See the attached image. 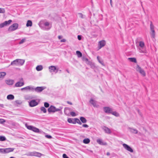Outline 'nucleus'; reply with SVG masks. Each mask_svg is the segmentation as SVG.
<instances>
[{"mask_svg":"<svg viewBox=\"0 0 158 158\" xmlns=\"http://www.w3.org/2000/svg\"><path fill=\"white\" fill-rule=\"evenodd\" d=\"M139 45L140 48H139V52L146 53L147 52L146 50L144 48H145V46L144 43L143 42L140 41L139 42Z\"/></svg>","mask_w":158,"mask_h":158,"instance_id":"1","label":"nucleus"},{"mask_svg":"<svg viewBox=\"0 0 158 158\" xmlns=\"http://www.w3.org/2000/svg\"><path fill=\"white\" fill-rule=\"evenodd\" d=\"M24 62V60H23L17 59L13 61L11 63V65L15 64L18 66L22 65Z\"/></svg>","mask_w":158,"mask_h":158,"instance_id":"2","label":"nucleus"},{"mask_svg":"<svg viewBox=\"0 0 158 158\" xmlns=\"http://www.w3.org/2000/svg\"><path fill=\"white\" fill-rule=\"evenodd\" d=\"M14 149L12 148H0V153L3 154H6L13 152Z\"/></svg>","mask_w":158,"mask_h":158,"instance_id":"3","label":"nucleus"},{"mask_svg":"<svg viewBox=\"0 0 158 158\" xmlns=\"http://www.w3.org/2000/svg\"><path fill=\"white\" fill-rule=\"evenodd\" d=\"M18 26L19 25L18 23H14L9 27L8 31H15L17 29L18 27Z\"/></svg>","mask_w":158,"mask_h":158,"instance_id":"4","label":"nucleus"},{"mask_svg":"<svg viewBox=\"0 0 158 158\" xmlns=\"http://www.w3.org/2000/svg\"><path fill=\"white\" fill-rule=\"evenodd\" d=\"M26 126L28 129L32 130L35 132L38 133L39 132V129L35 127L31 126H28L27 125H26Z\"/></svg>","mask_w":158,"mask_h":158,"instance_id":"5","label":"nucleus"},{"mask_svg":"<svg viewBox=\"0 0 158 158\" xmlns=\"http://www.w3.org/2000/svg\"><path fill=\"white\" fill-rule=\"evenodd\" d=\"M136 70L139 72L144 77L146 76V73L145 71L138 65L137 66Z\"/></svg>","mask_w":158,"mask_h":158,"instance_id":"6","label":"nucleus"},{"mask_svg":"<svg viewBox=\"0 0 158 158\" xmlns=\"http://www.w3.org/2000/svg\"><path fill=\"white\" fill-rule=\"evenodd\" d=\"M24 85V82L23 78H21L20 79V81L16 83L15 85V86L16 87H19L23 86Z\"/></svg>","mask_w":158,"mask_h":158,"instance_id":"7","label":"nucleus"},{"mask_svg":"<svg viewBox=\"0 0 158 158\" xmlns=\"http://www.w3.org/2000/svg\"><path fill=\"white\" fill-rule=\"evenodd\" d=\"M60 110L59 109H56L55 107L51 106L48 109V111L49 112H54L56 111H59Z\"/></svg>","mask_w":158,"mask_h":158,"instance_id":"8","label":"nucleus"},{"mask_svg":"<svg viewBox=\"0 0 158 158\" xmlns=\"http://www.w3.org/2000/svg\"><path fill=\"white\" fill-rule=\"evenodd\" d=\"M123 147L128 151L131 152H133V151L132 149L128 145L126 144L123 143Z\"/></svg>","mask_w":158,"mask_h":158,"instance_id":"9","label":"nucleus"},{"mask_svg":"<svg viewBox=\"0 0 158 158\" xmlns=\"http://www.w3.org/2000/svg\"><path fill=\"white\" fill-rule=\"evenodd\" d=\"M38 104V102L35 100H31L29 102V105L31 107L35 106L37 105Z\"/></svg>","mask_w":158,"mask_h":158,"instance_id":"10","label":"nucleus"},{"mask_svg":"<svg viewBox=\"0 0 158 158\" xmlns=\"http://www.w3.org/2000/svg\"><path fill=\"white\" fill-rule=\"evenodd\" d=\"M31 155L32 156H35L38 157H40L42 155V154L41 153L36 152H32L31 153Z\"/></svg>","mask_w":158,"mask_h":158,"instance_id":"11","label":"nucleus"},{"mask_svg":"<svg viewBox=\"0 0 158 158\" xmlns=\"http://www.w3.org/2000/svg\"><path fill=\"white\" fill-rule=\"evenodd\" d=\"M97 142L98 144L101 145H106L107 144L106 143L103 142L102 140L100 139H98Z\"/></svg>","mask_w":158,"mask_h":158,"instance_id":"12","label":"nucleus"},{"mask_svg":"<svg viewBox=\"0 0 158 158\" xmlns=\"http://www.w3.org/2000/svg\"><path fill=\"white\" fill-rule=\"evenodd\" d=\"M44 89V87H38L35 89V90L36 92H41Z\"/></svg>","mask_w":158,"mask_h":158,"instance_id":"13","label":"nucleus"},{"mask_svg":"<svg viewBox=\"0 0 158 158\" xmlns=\"http://www.w3.org/2000/svg\"><path fill=\"white\" fill-rule=\"evenodd\" d=\"M99 44L100 46V48H101L105 45L106 42L104 40H101L99 42Z\"/></svg>","mask_w":158,"mask_h":158,"instance_id":"14","label":"nucleus"},{"mask_svg":"<svg viewBox=\"0 0 158 158\" xmlns=\"http://www.w3.org/2000/svg\"><path fill=\"white\" fill-rule=\"evenodd\" d=\"M104 111L106 113H112V109L109 107H105L104 108Z\"/></svg>","mask_w":158,"mask_h":158,"instance_id":"15","label":"nucleus"},{"mask_svg":"<svg viewBox=\"0 0 158 158\" xmlns=\"http://www.w3.org/2000/svg\"><path fill=\"white\" fill-rule=\"evenodd\" d=\"M33 89V88L30 86H28L26 87L21 89L22 90H30Z\"/></svg>","mask_w":158,"mask_h":158,"instance_id":"16","label":"nucleus"},{"mask_svg":"<svg viewBox=\"0 0 158 158\" xmlns=\"http://www.w3.org/2000/svg\"><path fill=\"white\" fill-rule=\"evenodd\" d=\"M49 69L50 72H54L56 70V68L55 66H51L49 67Z\"/></svg>","mask_w":158,"mask_h":158,"instance_id":"17","label":"nucleus"},{"mask_svg":"<svg viewBox=\"0 0 158 158\" xmlns=\"http://www.w3.org/2000/svg\"><path fill=\"white\" fill-rule=\"evenodd\" d=\"M154 26L152 24V22H151V23L150 24V29L152 31L151 33H155V31L154 30Z\"/></svg>","mask_w":158,"mask_h":158,"instance_id":"18","label":"nucleus"},{"mask_svg":"<svg viewBox=\"0 0 158 158\" xmlns=\"http://www.w3.org/2000/svg\"><path fill=\"white\" fill-rule=\"evenodd\" d=\"M14 82V81L12 80H8L6 81V83L8 85H12L13 84Z\"/></svg>","mask_w":158,"mask_h":158,"instance_id":"19","label":"nucleus"},{"mask_svg":"<svg viewBox=\"0 0 158 158\" xmlns=\"http://www.w3.org/2000/svg\"><path fill=\"white\" fill-rule=\"evenodd\" d=\"M104 129L105 131L107 133H110L111 132L110 130L107 127H105Z\"/></svg>","mask_w":158,"mask_h":158,"instance_id":"20","label":"nucleus"},{"mask_svg":"<svg viewBox=\"0 0 158 158\" xmlns=\"http://www.w3.org/2000/svg\"><path fill=\"white\" fill-rule=\"evenodd\" d=\"M43 69V67L41 65H38L36 67V69L37 71H40Z\"/></svg>","mask_w":158,"mask_h":158,"instance_id":"21","label":"nucleus"},{"mask_svg":"<svg viewBox=\"0 0 158 158\" xmlns=\"http://www.w3.org/2000/svg\"><path fill=\"white\" fill-rule=\"evenodd\" d=\"M32 25V22L31 20H28L26 24L27 27H31Z\"/></svg>","mask_w":158,"mask_h":158,"instance_id":"22","label":"nucleus"},{"mask_svg":"<svg viewBox=\"0 0 158 158\" xmlns=\"http://www.w3.org/2000/svg\"><path fill=\"white\" fill-rule=\"evenodd\" d=\"M7 98L8 99L12 100L14 98V97L13 95L10 94L7 96Z\"/></svg>","mask_w":158,"mask_h":158,"instance_id":"23","label":"nucleus"},{"mask_svg":"<svg viewBox=\"0 0 158 158\" xmlns=\"http://www.w3.org/2000/svg\"><path fill=\"white\" fill-rule=\"evenodd\" d=\"M90 140L89 139L86 138L84 139L83 140V142L84 143L88 144L90 142Z\"/></svg>","mask_w":158,"mask_h":158,"instance_id":"24","label":"nucleus"},{"mask_svg":"<svg viewBox=\"0 0 158 158\" xmlns=\"http://www.w3.org/2000/svg\"><path fill=\"white\" fill-rule=\"evenodd\" d=\"M89 102L90 103H91L94 106H96V103L95 101L94 100L92 99H91L90 101Z\"/></svg>","mask_w":158,"mask_h":158,"instance_id":"25","label":"nucleus"},{"mask_svg":"<svg viewBox=\"0 0 158 158\" xmlns=\"http://www.w3.org/2000/svg\"><path fill=\"white\" fill-rule=\"evenodd\" d=\"M128 59L131 62L135 63L136 62V59L135 58H128Z\"/></svg>","mask_w":158,"mask_h":158,"instance_id":"26","label":"nucleus"},{"mask_svg":"<svg viewBox=\"0 0 158 158\" xmlns=\"http://www.w3.org/2000/svg\"><path fill=\"white\" fill-rule=\"evenodd\" d=\"M80 119L81 122L83 123H85L86 122V119L83 117H81Z\"/></svg>","mask_w":158,"mask_h":158,"instance_id":"27","label":"nucleus"},{"mask_svg":"<svg viewBox=\"0 0 158 158\" xmlns=\"http://www.w3.org/2000/svg\"><path fill=\"white\" fill-rule=\"evenodd\" d=\"M6 74V73L4 72L0 73V78L3 77Z\"/></svg>","mask_w":158,"mask_h":158,"instance_id":"28","label":"nucleus"},{"mask_svg":"<svg viewBox=\"0 0 158 158\" xmlns=\"http://www.w3.org/2000/svg\"><path fill=\"white\" fill-rule=\"evenodd\" d=\"M76 54L78 57H81L82 56V53L79 51H77Z\"/></svg>","mask_w":158,"mask_h":158,"instance_id":"29","label":"nucleus"},{"mask_svg":"<svg viewBox=\"0 0 158 158\" xmlns=\"http://www.w3.org/2000/svg\"><path fill=\"white\" fill-rule=\"evenodd\" d=\"M74 121L76 122L77 123H78L79 124H80V125L81 124V121H80L79 119H78V118H75L74 119Z\"/></svg>","mask_w":158,"mask_h":158,"instance_id":"30","label":"nucleus"},{"mask_svg":"<svg viewBox=\"0 0 158 158\" xmlns=\"http://www.w3.org/2000/svg\"><path fill=\"white\" fill-rule=\"evenodd\" d=\"M113 115L116 116H119V114L117 112L114 111V112H112V113H111Z\"/></svg>","mask_w":158,"mask_h":158,"instance_id":"31","label":"nucleus"},{"mask_svg":"<svg viewBox=\"0 0 158 158\" xmlns=\"http://www.w3.org/2000/svg\"><path fill=\"white\" fill-rule=\"evenodd\" d=\"M40 110L41 111H43V112L44 113H45L47 111L46 109L44 107H41L40 108Z\"/></svg>","mask_w":158,"mask_h":158,"instance_id":"32","label":"nucleus"},{"mask_svg":"<svg viewBox=\"0 0 158 158\" xmlns=\"http://www.w3.org/2000/svg\"><path fill=\"white\" fill-rule=\"evenodd\" d=\"M6 140V138L4 136H0V141H4Z\"/></svg>","mask_w":158,"mask_h":158,"instance_id":"33","label":"nucleus"},{"mask_svg":"<svg viewBox=\"0 0 158 158\" xmlns=\"http://www.w3.org/2000/svg\"><path fill=\"white\" fill-rule=\"evenodd\" d=\"M12 20H9L8 21H5L4 22L6 25H7L10 24Z\"/></svg>","mask_w":158,"mask_h":158,"instance_id":"34","label":"nucleus"},{"mask_svg":"<svg viewBox=\"0 0 158 158\" xmlns=\"http://www.w3.org/2000/svg\"><path fill=\"white\" fill-rule=\"evenodd\" d=\"M5 12V10L4 9L2 8H0V13H3Z\"/></svg>","mask_w":158,"mask_h":158,"instance_id":"35","label":"nucleus"},{"mask_svg":"<svg viewBox=\"0 0 158 158\" xmlns=\"http://www.w3.org/2000/svg\"><path fill=\"white\" fill-rule=\"evenodd\" d=\"M5 26H6V25L4 22L0 24V27L1 28H2Z\"/></svg>","mask_w":158,"mask_h":158,"instance_id":"36","label":"nucleus"},{"mask_svg":"<svg viewBox=\"0 0 158 158\" xmlns=\"http://www.w3.org/2000/svg\"><path fill=\"white\" fill-rule=\"evenodd\" d=\"M150 34L151 35V37L153 38H154L155 37V33H151Z\"/></svg>","mask_w":158,"mask_h":158,"instance_id":"37","label":"nucleus"},{"mask_svg":"<svg viewBox=\"0 0 158 158\" xmlns=\"http://www.w3.org/2000/svg\"><path fill=\"white\" fill-rule=\"evenodd\" d=\"M44 106L45 107H48L49 106V104L47 102H45L44 103Z\"/></svg>","mask_w":158,"mask_h":158,"instance_id":"38","label":"nucleus"},{"mask_svg":"<svg viewBox=\"0 0 158 158\" xmlns=\"http://www.w3.org/2000/svg\"><path fill=\"white\" fill-rule=\"evenodd\" d=\"M70 114L73 116H75L76 115L75 113L73 112H71Z\"/></svg>","mask_w":158,"mask_h":158,"instance_id":"39","label":"nucleus"},{"mask_svg":"<svg viewBox=\"0 0 158 158\" xmlns=\"http://www.w3.org/2000/svg\"><path fill=\"white\" fill-rule=\"evenodd\" d=\"M26 39H22L20 42L19 43V44H22L25 41Z\"/></svg>","mask_w":158,"mask_h":158,"instance_id":"40","label":"nucleus"},{"mask_svg":"<svg viewBox=\"0 0 158 158\" xmlns=\"http://www.w3.org/2000/svg\"><path fill=\"white\" fill-rule=\"evenodd\" d=\"M5 122V120L3 119H0V123H2Z\"/></svg>","mask_w":158,"mask_h":158,"instance_id":"41","label":"nucleus"},{"mask_svg":"<svg viewBox=\"0 0 158 158\" xmlns=\"http://www.w3.org/2000/svg\"><path fill=\"white\" fill-rule=\"evenodd\" d=\"M68 121L69 123H73L72 122V119L71 118H69L68 119Z\"/></svg>","mask_w":158,"mask_h":158,"instance_id":"42","label":"nucleus"},{"mask_svg":"<svg viewBox=\"0 0 158 158\" xmlns=\"http://www.w3.org/2000/svg\"><path fill=\"white\" fill-rule=\"evenodd\" d=\"M63 158H69V157L65 154H63Z\"/></svg>","mask_w":158,"mask_h":158,"instance_id":"43","label":"nucleus"},{"mask_svg":"<svg viewBox=\"0 0 158 158\" xmlns=\"http://www.w3.org/2000/svg\"><path fill=\"white\" fill-rule=\"evenodd\" d=\"M98 62L100 63L102 65L104 66V63L102 61H101L100 60V59L99 60H98Z\"/></svg>","mask_w":158,"mask_h":158,"instance_id":"44","label":"nucleus"},{"mask_svg":"<svg viewBox=\"0 0 158 158\" xmlns=\"http://www.w3.org/2000/svg\"><path fill=\"white\" fill-rule=\"evenodd\" d=\"M48 139H51L52 137L51 135H46L45 136Z\"/></svg>","mask_w":158,"mask_h":158,"instance_id":"45","label":"nucleus"},{"mask_svg":"<svg viewBox=\"0 0 158 158\" xmlns=\"http://www.w3.org/2000/svg\"><path fill=\"white\" fill-rule=\"evenodd\" d=\"M49 23L48 22H46L44 23L45 26H48L49 25Z\"/></svg>","mask_w":158,"mask_h":158,"instance_id":"46","label":"nucleus"},{"mask_svg":"<svg viewBox=\"0 0 158 158\" xmlns=\"http://www.w3.org/2000/svg\"><path fill=\"white\" fill-rule=\"evenodd\" d=\"M82 127H88V126L87 124H83Z\"/></svg>","mask_w":158,"mask_h":158,"instance_id":"47","label":"nucleus"},{"mask_svg":"<svg viewBox=\"0 0 158 158\" xmlns=\"http://www.w3.org/2000/svg\"><path fill=\"white\" fill-rule=\"evenodd\" d=\"M84 61H88V59L87 58H83V60Z\"/></svg>","mask_w":158,"mask_h":158,"instance_id":"48","label":"nucleus"},{"mask_svg":"<svg viewBox=\"0 0 158 158\" xmlns=\"http://www.w3.org/2000/svg\"><path fill=\"white\" fill-rule=\"evenodd\" d=\"M66 40L64 39H62L60 40V42H64L66 41Z\"/></svg>","mask_w":158,"mask_h":158,"instance_id":"49","label":"nucleus"},{"mask_svg":"<svg viewBox=\"0 0 158 158\" xmlns=\"http://www.w3.org/2000/svg\"><path fill=\"white\" fill-rule=\"evenodd\" d=\"M77 38L78 40H81V37L80 35H78L77 36Z\"/></svg>","mask_w":158,"mask_h":158,"instance_id":"50","label":"nucleus"},{"mask_svg":"<svg viewBox=\"0 0 158 158\" xmlns=\"http://www.w3.org/2000/svg\"><path fill=\"white\" fill-rule=\"evenodd\" d=\"M67 103L68 104H70V105H72V103L71 102H69V101H67Z\"/></svg>","mask_w":158,"mask_h":158,"instance_id":"51","label":"nucleus"},{"mask_svg":"<svg viewBox=\"0 0 158 158\" xmlns=\"http://www.w3.org/2000/svg\"><path fill=\"white\" fill-rule=\"evenodd\" d=\"M58 38L59 39H60L62 38V37L61 36H60V35H59L58 36Z\"/></svg>","mask_w":158,"mask_h":158,"instance_id":"52","label":"nucleus"},{"mask_svg":"<svg viewBox=\"0 0 158 158\" xmlns=\"http://www.w3.org/2000/svg\"><path fill=\"white\" fill-rule=\"evenodd\" d=\"M134 132L135 133H137V132H138V131L137 130H134Z\"/></svg>","mask_w":158,"mask_h":158,"instance_id":"53","label":"nucleus"},{"mask_svg":"<svg viewBox=\"0 0 158 158\" xmlns=\"http://www.w3.org/2000/svg\"><path fill=\"white\" fill-rule=\"evenodd\" d=\"M106 155H107V156H109V155H110V153H109V152H107V153Z\"/></svg>","mask_w":158,"mask_h":158,"instance_id":"54","label":"nucleus"},{"mask_svg":"<svg viewBox=\"0 0 158 158\" xmlns=\"http://www.w3.org/2000/svg\"><path fill=\"white\" fill-rule=\"evenodd\" d=\"M97 59L98 60L100 59V58L98 56L97 57Z\"/></svg>","mask_w":158,"mask_h":158,"instance_id":"55","label":"nucleus"},{"mask_svg":"<svg viewBox=\"0 0 158 158\" xmlns=\"http://www.w3.org/2000/svg\"><path fill=\"white\" fill-rule=\"evenodd\" d=\"M111 2H112V0H110V4H111V5L112 6Z\"/></svg>","mask_w":158,"mask_h":158,"instance_id":"56","label":"nucleus"},{"mask_svg":"<svg viewBox=\"0 0 158 158\" xmlns=\"http://www.w3.org/2000/svg\"><path fill=\"white\" fill-rule=\"evenodd\" d=\"M10 158H15L13 157H10Z\"/></svg>","mask_w":158,"mask_h":158,"instance_id":"57","label":"nucleus"},{"mask_svg":"<svg viewBox=\"0 0 158 158\" xmlns=\"http://www.w3.org/2000/svg\"><path fill=\"white\" fill-rule=\"evenodd\" d=\"M67 72L68 73H69V71H68V70H67Z\"/></svg>","mask_w":158,"mask_h":158,"instance_id":"58","label":"nucleus"},{"mask_svg":"<svg viewBox=\"0 0 158 158\" xmlns=\"http://www.w3.org/2000/svg\"><path fill=\"white\" fill-rule=\"evenodd\" d=\"M26 99L27 100L28 99L27 98H26Z\"/></svg>","mask_w":158,"mask_h":158,"instance_id":"59","label":"nucleus"}]
</instances>
